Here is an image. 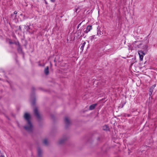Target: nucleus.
Masks as SVG:
<instances>
[{
    "instance_id": "obj_1",
    "label": "nucleus",
    "mask_w": 157,
    "mask_h": 157,
    "mask_svg": "<svg viewBox=\"0 0 157 157\" xmlns=\"http://www.w3.org/2000/svg\"><path fill=\"white\" fill-rule=\"evenodd\" d=\"M24 117L27 121V123L24 127V128L28 132H32L34 128L31 121V116L30 114L28 113H25L24 114Z\"/></svg>"
},
{
    "instance_id": "obj_2",
    "label": "nucleus",
    "mask_w": 157,
    "mask_h": 157,
    "mask_svg": "<svg viewBox=\"0 0 157 157\" xmlns=\"http://www.w3.org/2000/svg\"><path fill=\"white\" fill-rule=\"evenodd\" d=\"M34 112L35 115L38 119L40 120L42 118V116L40 114L37 108L35 107L34 108Z\"/></svg>"
},
{
    "instance_id": "obj_3",
    "label": "nucleus",
    "mask_w": 157,
    "mask_h": 157,
    "mask_svg": "<svg viewBox=\"0 0 157 157\" xmlns=\"http://www.w3.org/2000/svg\"><path fill=\"white\" fill-rule=\"evenodd\" d=\"M68 137L67 136H64L60 139L58 142V143L59 144H63L67 140Z\"/></svg>"
},
{
    "instance_id": "obj_4",
    "label": "nucleus",
    "mask_w": 157,
    "mask_h": 157,
    "mask_svg": "<svg viewBox=\"0 0 157 157\" xmlns=\"http://www.w3.org/2000/svg\"><path fill=\"white\" fill-rule=\"evenodd\" d=\"M64 123L66 127H67L71 124V122L68 117H65L64 118Z\"/></svg>"
},
{
    "instance_id": "obj_5",
    "label": "nucleus",
    "mask_w": 157,
    "mask_h": 157,
    "mask_svg": "<svg viewBox=\"0 0 157 157\" xmlns=\"http://www.w3.org/2000/svg\"><path fill=\"white\" fill-rule=\"evenodd\" d=\"M138 54L139 55L140 60L142 61L143 59L144 56L145 55L144 53L142 51H138Z\"/></svg>"
},
{
    "instance_id": "obj_6",
    "label": "nucleus",
    "mask_w": 157,
    "mask_h": 157,
    "mask_svg": "<svg viewBox=\"0 0 157 157\" xmlns=\"http://www.w3.org/2000/svg\"><path fill=\"white\" fill-rule=\"evenodd\" d=\"M92 29V26L91 25H88L86 28V29L84 31V32L85 33H87Z\"/></svg>"
},
{
    "instance_id": "obj_7",
    "label": "nucleus",
    "mask_w": 157,
    "mask_h": 157,
    "mask_svg": "<svg viewBox=\"0 0 157 157\" xmlns=\"http://www.w3.org/2000/svg\"><path fill=\"white\" fill-rule=\"evenodd\" d=\"M156 85L155 84L153 85L149 89V95L151 96L153 91V89L155 87V86Z\"/></svg>"
},
{
    "instance_id": "obj_8",
    "label": "nucleus",
    "mask_w": 157,
    "mask_h": 157,
    "mask_svg": "<svg viewBox=\"0 0 157 157\" xmlns=\"http://www.w3.org/2000/svg\"><path fill=\"white\" fill-rule=\"evenodd\" d=\"M37 151L38 156L41 157L42 155L43 154V152L42 150L40 148H38L37 149Z\"/></svg>"
},
{
    "instance_id": "obj_9",
    "label": "nucleus",
    "mask_w": 157,
    "mask_h": 157,
    "mask_svg": "<svg viewBox=\"0 0 157 157\" xmlns=\"http://www.w3.org/2000/svg\"><path fill=\"white\" fill-rule=\"evenodd\" d=\"M97 105V104H94L91 105L89 107V109L90 110L93 109Z\"/></svg>"
},
{
    "instance_id": "obj_10",
    "label": "nucleus",
    "mask_w": 157,
    "mask_h": 157,
    "mask_svg": "<svg viewBox=\"0 0 157 157\" xmlns=\"http://www.w3.org/2000/svg\"><path fill=\"white\" fill-rule=\"evenodd\" d=\"M30 101L32 104L33 105L35 104V98H34L33 95H32L31 96V99Z\"/></svg>"
},
{
    "instance_id": "obj_11",
    "label": "nucleus",
    "mask_w": 157,
    "mask_h": 157,
    "mask_svg": "<svg viewBox=\"0 0 157 157\" xmlns=\"http://www.w3.org/2000/svg\"><path fill=\"white\" fill-rule=\"evenodd\" d=\"M49 68L48 67H47L44 70V73L46 75H48L49 74Z\"/></svg>"
},
{
    "instance_id": "obj_12",
    "label": "nucleus",
    "mask_w": 157,
    "mask_h": 157,
    "mask_svg": "<svg viewBox=\"0 0 157 157\" xmlns=\"http://www.w3.org/2000/svg\"><path fill=\"white\" fill-rule=\"evenodd\" d=\"M86 44V42H84L83 43H82L81 44V46L80 47V49L82 50V51H83L84 49V48Z\"/></svg>"
},
{
    "instance_id": "obj_13",
    "label": "nucleus",
    "mask_w": 157,
    "mask_h": 157,
    "mask_svg": "<svg viewBox=\"0 0 157 157\" xmlns=\"http://www.w3.org/2000/svg\"><path fill=\"white\" fill-rule=\"evenodd\" d=\"M103 129L104 130H107L109 129V128L107 125H105L103 127Z\"/></svg>"
},
{
    "instance_id": "obj_14",
    "label": "nucleus",
    "mask_w": 157,
    "mask_h": 157,
    "mask_svg": "<svg viewBox=\"0 0 157 157\" xmlns=\"http://www.w3.org/2000/svg\"><path fill=\"white\" fill-rule=\"evenodd\" d=\"M43 143L46 145H47L48 144V141L47 139H45L43 141Z\"/></svg>"
},
{
    "instance_id": "obj_15",
    "label": "nucleus",
    "mask_w": 157,
    "mask_h": 157,
    "mask_svg": "<svg viewBox=\"0 0 157 157\" xmlns=\"http://www.w3.org/2000/svg\"><path fill=\"white\" fill-rule=\"evenodd\" d=\"M95 35L92 36L90 37V39L91 40V41H93V40L95 38Z\"/></svg>"
},
{
    "instance_id": "obj_16",
    "label": "nucleus",
    "mask_w": 157,
    "mask_h": 157,
    "mask_svg": "<svg viewBox=\"0 0 157 157\" xmlns=\"http://www.w3.org/2000/svg\"><path fill=\"white\" fill-rule=\"evenodd\" d=\"M26 29H27V31H29V30L30 29V27L28 26L26 27Z\"/></svg>"
},
{
    "instance_id": "obj_17",
    "label": "nucleus",
    "mask_w": 157,
    "mask_h": 157,
    "mask_svg": "<svg viewBox=\"0 0 157 157\" xmlns=\"http://www.w3.org/2000/svg\"><path fill=\"white\" fill-rule=\"evenodd\" d=\"M17 13V11H15L12 14V16H13L14 15H15Z\"/></svg>"
},
{
    "instance_id": "obj_18",
    "label": "nucleus",
    "mask_w": 157,
    "mask_h": 157,
    "mask_svg": "<svg viewBox=\"0 0 157 157\" xmlns=\"http://www.w3.org/2000/svg\"><path fill=\"white\" fill-rule=\"evenodd\" d=\"M9 43L10 44H13V43L11 40H9Z\"/></svg>"
},
{
    "instance_id": "obj_19",
    "label": "nucleus",
    "mask_w": 157,
    "mask_h": 157,
    "mask_svg": "<svg viewBox=\"0 0 157 157\" xmlns=\"http://www.w3.org/2000/svg\"><path fill=\"white\" fill-rule=\"evenodd\" d=\"M81 23H80V24H79L78 25V26H77V29H78V28L80 26V25H81Z\"/></svg>"
},
{
    "instance_id": "obj_20",
    "label": "nucleus",
    "mask_w": 157,
    "mask_h": 157,
    "mask_svg": "<svg viewBox=\"0 0 157 157\" xmlns=\"http://www.w3.org/2000/svg\"><path fill=\"white\" fill-rule=\"evenodd\" d=\"M51 2H54L55 1V0H50Z\"/></svg>"
},
{
    "instance_id": "obj_21",
    "label": "nucleus",
    "mask_w": 157,
    "mask_h": 157,
    "mask_svg": "<svg viewBox=\"0 0 157 157\" xmlns=\"http://www.w3.org/2000/svg\"><path fill=\"white\" fill-rule=\"evenodd\" d=\"M99 33L100 35H101L102 34V33L101 31L99 32Z\"/></svg>"
},
{
    "instance_id": "obj_22",
    "label": "nucleus",
    "mask_w": 157,
    "mask_h": 157,
    "mask_svg": "<svg viewBox=\"0 0 157 157\" xmlns=\"http://www.w3.org/2000/svg\"><path fill=\"white\" fill-rule=\"evenodd\" d=\"M19 29L20 30H21V27H20V26H19Z\"/></svg>"
},
{
    "instance_id": "obj_23",
    "label": "nucleus",
    "mask_w": 157,
    "mask_h": 157,
    "mask_svg": "<svg viewBox=\"0 0 157 157\" xmlns=\"http://www.w3.org/2000/svg\"><path fill=\"white\" fill-rule=\"evenodd\" d=\"M16 18V16L15 15L14 17V19H15Z\"/></svg>"
},
{
    "instance_id": "obj_24",
    "label": "nucleus",
    "mask_w": 157,
    "mask_h": 157,
    "mask_svg": "<svg viewBox=\"0 0 157 157\" xmlns=\"http://www.w3.org/2000/svg\"><path fill=\"white\" fill-rule=\"evenodd\" d=\"M78 31L80 32V34H81V30H78Z\"/></svg>"
},
{
    "instance_id": "obj_25",
    "label": "nucleus",
    "mask_w": 157,
    "mask_h": 157,
    "mask_svg": "<svg viewBox=\"0 0 157 157\" xmlns=\"http://www.w3.org/2000/svg\"><path fill=\"white\" fill-rule=\"evenodd\" d=\"M0 157H4V156L3 155H1Z\"/></svg>"
}]
</instances>
